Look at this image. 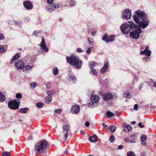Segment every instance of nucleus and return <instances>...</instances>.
<instances>
[{
  "mask_svg": "<svg viewBox=\"0 0 156 156\" xmlns=\"http://www.w3.org/2000/svg\"><path fill=\"white\" fill-rule=\"evenodd\" d=\"M124 140L126 142L130 141V138L128 137H125L124 138Z\"/></svg>",
  "mask_w": 156,
  "mask_h": 156,
  "instance_id": "nucleus-49",
  "label": "nucleus"
},
{
  "mask_svg": "<svg viewBox=\"0 0 156 156\" xmlns=\"http://www.w3.org/2000/svg\"><path fill=\"white\" fill-rule=\"evenodd\" d=\"M98 137L96 135L90 136L89 138V141L95 143L98 140Z\"/></svg>",
  "mask_w": 156,
  "mask_h": 156,
  "instance_id": "nucleus-21",
  "label": "nucleus"
},
{
  "mask_svg": "<svg viewBox=\"0 0 156 156\" xmlns=\"http://www.w3.org/2000/svg\"><path fill=\"white\" fill-rule=\"evenodd\" d=\"M147 139V136L144 135H142L140 137L141 141H145Z\"/></svg>",
  "mask_w": 156,
  "mask_h": 156,
  "instance_id": "nucleus-38",
  "label": "nucleus"
},
{
  "mask_svg": "<svg viewBox=\"0 0 156 156\" xmlns=\"http://www.w3.org/2000/svg\"><path fill=\"white\" fill-rule=\"evenodd\" d=\"M140 89H141L143 86V84H141L140 85Z\"/></svg>",
  "mask_w": 156,
  "mask_h": 156,
  "instance_id": "nucleus-63",
  "label": "nucleus"
},
{
  "mask_svg": "<svg viewBox=\"0 0 156 156\" xmlns=\"http://www.w3.org/2000/svg\"><path fill=\"white\" fill-rule=\"evenodd\" d=\"M88 41L90 43H92L93 42V40L92 38L90 37H89L88 38Z\"/></svg>",
  "mask_w": 156,
  "mask_h": 156,
  "instance_id": "nucleus-51",
  "label": "nucleus"
},
{
  "mask_svg": "<svg viewBox=\"0 0 156 156\" xmlns=\"http://www.w3.org/2000/svg\"><path fill=\"white\" fill-rule=\"evenodd\" d=\"M85 125L87 127H88L90 125V123L88 122H87L85 123Z\"/></svg>",
  "mask_w": 156,
  "mask_h": 156,
  "instance_id": "nucleus-54",
  "label": "nucleus"
},
{
  "mask_svg": "<svg viewBox=\"0 0 156 156\" xmlns=\"http://www.w3.org/2000/svg\"><path fill=\"white\" fill-rule=\"evenodd\" d=\"M120 29L122 32L124 34H127L130 30L129 27L126 23L122 24L120 27Z\"/></svg>",
  "mask_w": 156,
  "mask_h": 156,
  "instance_id": "nucleus-8",
  "label": "nucleus"
},
{
  "mask_svg": "<svg viewBox=\"0 0 156 156\" xmlns=\"http://www.w3.org/2000/svg\"><path fill=\"white\" fill-rule=\"evenodd\" d=\"M149 48V47L148 46H146L144 50L140 52V54L141 55L145 54L147 56H150L151 54V51L148 49Z\"/></svg>",
  "mask_w": 156,
  "mask_h": 156,
  "instance_id": "nucleus-14",
  "label": "nucleus"
},
{
  "mask_svg": "<svg viewBox=\"0 0 156 156\" xmlns=\"http://www.w3.org/2000/svg\"><path fill=\"white\" fill-rule=\"evenodd\" d=\"M41 49H43L45 51L48 52V49L46 47L44 39H42L41 42L40 44Z\"/></svg>",
  "mask_w": 156,
  "mask_h": 156,
  "instance_id": "nucleus-13",
  "label": "nucleus"
},
{
  "mask_svg": "<svg viewBox=\"0 0 156 156\" xmlns=\"http://www.w3.org/2000/svg\"><path fill=\"white\" fill-rule=\"evenodd\" d=\"M124 96L126 98H130L131 97V94L128 91L124 93Z\"/></svg>",
  "mask_w": 156,
  "mask_h": 156,
  "instance_id": "nucleus-27",
  "label": "nucleus"
},
{
  "mask_svg": "<svg viewBox=\"0 0 156 156\" xmlns=\"http://www.w3.org/2000/svg\"><path fill=\"white\" fill-rule=\"evenodd\" d=\"M144 141H141L142 142L141 144L143 146H144L146 144V143Z\"/></svg>",
  "mask_w": 156,
  "mask_h": 156,
  "instance_id": "nucleus-57",
  "label": "nucleus"
},
{
  "mask_svg": "<svg viewBox=\"0 0 156 156\" xmlns=\"http://www.w3.org/2000/svg\"><path fill=\"white\" fill-rule=\"evenodd\" d=\"M11 155L9 152L7 151L3 152L2 156H10Z\"/></svg>",
  "mask_w": 156,
  "mask_h": 156,
  "instance_id": "nucleus-36",
  "label": "nucleus"
},
{
  "mask_svg": "<svg viewBox=\"0 0 156 156\" xmlns=\"http://www.w3.org/2000/svg\"><path fill=\"white\" fill-rule=\"evenodd\" d=\"M20 55L19 54L17 53L13 57L11 61V62L12 63L14 60H16L17 58H18L20 57Z\"/></svg>",
  "mask_w": 156,
  "mask_h": 156,
  "instance_id": "nucleus-28",
  "label": "nucleus"
},
{
  "mask_svg": "<svg viewBox=\"0 0 156 156\" xmlns=\"http://www.w3.org/2000/svg\"><path fill=\"white\" fill-rule=\"evenodd\" d=\"M24 64V63L23 61L21 60H19L15 63V66L18 69H22Z\"/></svg>",
  "mask_w": 156,
  "mask_h": 156,
  "instance_id": "nucleus-11",
  "label": "nucleus"
},
{
  "mask_svg": "<svg viewBox=\"0 0 156 156\" xmlns=\"http://www.w3.org/2000/svg\"><path fill=\"white\" fill-rule=\"evenodd\" d=\"M62 111V109H55V112L56 113L60 114Z\"/></svg>",
  "mask_w": 156,
  "mask_h": 156,
  "instance_id": "nucleus-42",
  "label": "nucleus"
},
{
  "mask_svg": "<svg viewBox=\"0 0 156 156\" xmlns=\"http://www.w3.org/2000/svg\"><path fill=\"white\" fill-rule=\"evenodd\" d=\"M53 1V0H47V2L49 5L46 7V9L48 12H52L55 9L58 8L61 6L60 4H52Z\"/></svg>",
  "mask_w": 156,
  "mask_h": 156,
  "instance_id": "nucleus-4",
  "label": "nucleus"
},
{
  "mask_svg": "<svg viewBox=\"0 0 156 156\" xmlns=\"http://www.w3.org/2000/svg\"><path fill=\"white\" fill-rule=\"evenodd\" d=\"M30 20V19L29 18H26L25 19V21L26 22H28Z\"/></svg>",
  "mask_w": 156,
  "mask_h": 156,
  "instance_id": "nucleus-60",
  "label": "nucleus"
},
{
  "mask_svg": "<svg viewBox=\"0 0 156 156\" xmlns=\"http://www.w3.org/2000/svg\"><path fill=\"white\" fill-rule=\"evenodd\" d=\"M16 97L17 98H21L22 97V95L21 94L18 93L16 94Z\"/></svg>",
  "mask_w": 156,
  "mask_h": 156,
  "instance_id": "nucleus-43",
  "label": "nucleus"
},
{
  "mask_svg": "<svg viewBox=\"0 0 156 156\" xmlns=\"http://www.w3.org/2000/svg\"><path fill=\"white\" fill-rule=\"evenodd\" d=\"M153 84L154 86L156 87V82H154Z\"/></svg>",
  "mask_w": 156,
  "mask_h": 156,
  "instance_id": "nucleus-64",
  "label": "nucleus"
},
{
  "mask_svg": "<svg viewBox=\"0 0 156 156\" xmlns=\"http://www.w3.org/2000/svg\"><path fill=\"white\" fill-rule=\"evenodd\" d=\"M70 129V127L69 125L67 124H66L64 125L62 127V133L64 134V140L66 141L68 136V132Z\"/></svg>",
  "mask_w": 156,
  "mask_h": 156,
  "instance_id": "nucleus-6",
  "label": "nucleus"
},
{
  "mask_svg": "<svg viewBox=\"0 0 156 156\" xmlns=\"http://www.w3.org/2000/svg\"><path fill=\"white\" fill-rule=\"evenodd\" d=\"M91 34L93 36H94L96 34V32L95 31H93L92 32Z\"/></svg>",
  "mask_w": 156,
  "mask_h": 156,
  "instance_id": "nucleus-61",
  "label": "nucleus"
},
{
  "mask_svg": "<svg viewBox=\"0 0 156 156\" xmlns=\"http://www.w3.org/2000/svg\"><path fill=\"white\" fill-rule=\"evenodd\" d=\"M41 32V31L40 30H35L34 31V32L33 33V34L34 35H36L37 34L40 33Z\"/></svg>",
  "mask_w": 156,
  "mask_h": 156,
  "instance_id": "nucleus-44",
  "label": "nucleus"
},
{
  "mask_svg": "<svg viewBox=\"0 0 156 156\" xmlns=\"http://www.w3.org/2000/svg\"><path fill=\"white\" fill-rule=\"evenodd\" d=\"M54 93V91L53 90H49L47 92V94L48 95L51 96L53 95Z\"/></svg>",
  "mask_w": 156,
  "mask_h": 156,
  "instance_id": "nucleus-40",
  "label": "nucleus"
},
{
  "mask_svg": "<svg viewBox=\"0 0 156 156\" xmlns=\"http://www.w3.org/2000/svg\"><path fill=\"white\" fill-rule=\"evenodd\" d=\"M6 50V48H4V46L0 45V53H5Z\"/></svg>",
  "mask_w": 156,
  "mask_h": 156,
  "instance_id": "nucleus-30",
  "label": "nucleus"
},
{
  "mask_svg": "<svg viewBox=\"0 0 156 156\" xmlns=\"http://www.w3.org/2000/svg\"><path fill=\"white\" fill-rule=\"evenodd\" d=\"M126 127V128H127L128 131L131 130L132 129V126L130 125H128L126 126H124V127Z\"/></svg>",
  "mask_w": 156,
  "mask_h": 156,
  "instance_id": "nucleus-39",
  "label": "nucleus"
},
{
  "mask_svg": "<svg viewBox=\"0 0 156 156\" xmlns=\"http://www.w3.org/2000/svg\"><path fill=\"white\" fill-rule=\"evenodd\" d=\"M123 148V147L122 145H119L118 147V149H122Z\"/></svg>",
  "mask_w": 156,
  "mask_h": 156,
  "instance_id": "nucleus-59",
  "label": "nucleus"
},
{
  "mask_svg": "<svg viewBox=\"0 0 156 156\" xmlns=\"http://www.w3.org/2000/svg\"><path fill=\"white\" fill-rule=\"evenodd\" d=\"M76 51L78 53H81L83 51L80 48H78L76 49Z\"/></svg>",
  "mask_w": 156,
  "mask_h": 156,
  "instance_id": "nucleus-46",
  "label": "nucleus"
},
{
  "mask_svg": "<svg viewBox=\"0 0 156 156\" xmlns=\"http://www.w3.org/2000/svg\"><path fill=\"white\" fill-rule=\"evenodd\" d=\"M135 153L132 151L128 152L126 153V156H135Z\"/></svg>",
  "mask_w": 156,
  "mask_h": 156,
  "instance_id": "nucleus-31",
  "label": "nucleus"
},
{
  "mask_svg": "<svg viewBox=\"0 0 156 156\" xmlns=\"http://www.w3.org/2000/svg\"><path fill=\"white\" fill-rule=\"evenodd\" d=\"M92 48H93V47H91V48H88L87 51H86L87 53L88 54H90L91 52V49Z\"/></svg>",
  "mask_w": 156,
  "mask_h": 156,
  "instance_id": "nucleus-52",
  "label": "nucleus"
},
{
  "mask_svg": "<svg viewBox=\"0 0 156 156\" xmlns=\"http://www.w3.org/2000/svg\"><path fill=\"white\" fill-rule=\"evenodd\" d=\"M106 115L108 118H110L111 117L113 116L114 115L113 112L110 111L106 112Z\"/></svg>",
  "mask_w": 156,
  "mask_h": 156,
  "instance_id": "nucleus-25",
  "label": "nucleus"
},
{
  "mask_svg": "<svg viewBox=\"0 0 156 156\" xmlns=\"http://www.w3.org/2000/svg\"><path fill=\"white\" fill-rule=\"evenodd\" d=\"M31 87L33 88H35L37 86V83H36L33 82L31 83Z\"/></svg>",
  "mask_w": 156,
  "mask_h": 156,
  "instance_id": "nucleus-45",
  "label": "nucleus"
},
{
  "mask_svg": "<svg viewBox=\"0 0 156 156\" xmlns=\"http://www.w3.org/2000/svg\"><path fill=\"white\" fill-rule=\"evenodd\" d=\"M109 141L111 142H113L114 141L115 137L113 135H111L109 138Z\"/></svg>",
  "mask_w": 156,
  "mask_h": 156,
  "instance_id": "nucleus-41",
  "label": "nucleus"
},
{
  "mask_svg": "<svg viewBox=\"0 0 156 156\" xmlns=\"http://www.w3.org/2000/svg\"><path fill=\"white\" fill-rule=\"evenodd\" d=\"M66 60L70 64L73 66L75 68L78 69L81 68L82 62L77 56L75 55L71 57H66Z\"/></svg>",
  "mask_w": 156,
  "mask_h": 156,
  "instance_id": "nucleus-2",
  "label": "nucleus"
},
{
  "mask_svg": "<svg viewBox=\"0 0 156 156\" xmlns=\"http://www.w3.org/2000/svg\"><path fill=\"white\" fill-rule=\"evenodd\" d=\"M58 72V69L56 67H55L53 69V73L54 75H56Z\"/></svg>",
  "mask_w": 156,
  "mask_h": 156,
  "instance_id": "nucleus-26",
  "label": "nucleus"
},
{
  "mask_svg": "<svg viewBox=\"0 0 156 156\" xmlns=\"http://www.w3.org/2000/svg\"><path fill=\"white\" fill-rule=\"evenodd\" d=\"M100 99V97L98 95H95L92 97L90 98V100L92 101L94 103H96Z\"/></svg>",
  "mask_w": 156,
  "mask_h": 156,
  "instance_id": "nucleus-18",
  "label": "nucleus"
},
{
  "mask_svg": "<svg viewBox=\"0 0 156 156\" xmlns=\"http://www.w3.org/2000/svg\"><path fill=\"white\" fill-rule=\"evenodd\" d=\"M115 36L114 35H111L109 36H108L107 34H105L103 37L102 40L103 41H105L106 42H111L114 41Z\"/></svg>",
  "mask_w": 156,
  "mask_h": 156,
  "instance_id": "nucleus-10",
  "label": "nucleus"
},
{
  "mask_svg": "<svg viewBox=\"0 0 156 156\" xmlns=\"http://www.w3.org/2000/svg\"><path fill=\"white\" fill-rule=\"evenodd\" d=\"M28 109V108L27 107L21 108L20 109V112L21 113H26Z\"/></svg>",
  "mask_w": 156,
  "mask_h": 156,
  "instance_id": "nucleus-29",
  "label": "nucleus"
},
{
  "mask_svg": "<svg viewBox=\"0 0 156 156\" xmlns=\"http://www.w3.org/2000/svg\"><path fill=\"white\" fill-rule=\"evenodd\" d=\"M122 130L124 131H125V132H128V130H127V128H126V127H125V128H124V126L123 127V128Z\"/></svg>",
  "mask_w": 156,
  "mask_h": 156,
  "instance_id": "nucleus-55",
  "label": "nucleus"
},
{
  "mask_svg": "<svg viewBox=\"0 0 156 156\" xmlns=\"http://www.w3.org/2000/svg\"><path fill=\"white\" fill-rule=\"evenodd\" d=\"M76 2L73 1H71L69 2V5L70 7H73L75 5Z\"/></svg>",
  "mask_w": 156,
  "mask_h": 156,
  "instance_id": "nucleus-37",
  "label": "nucleus"
},
{
  "mask_svg": "<svg viewBox=\"0 0 156 156\" xmlns=\"http://www.w3.org/2000/svg\"><path fill=\"white\" fill-rule=\"evenodd\" d=\"M116 129V127L114 125H111L109 127V129L110 131L113 133L115 131Z\"/></svg>",
  "mask_w": 156,
  "mask_h": 156,
  "instance_id": "nucleus-24",
  "label": "nucleus"
},
{
  "mask_svg": "<svg viewBox=\"0 0 156 156\" xmlns=\"http://www.w3.org/2000/svg\"><path fill=\"white\" fill-rule=\"evenodd\" d=\"M128 23V25L130 27V29L131 28H135V30L136 29L137 27H139V26H137L132 21H129Z\"/></svg>",
  "mask_w": 156,
  "mask_h": 156,
  "instance_id": "nucleus-19",
  "label": "nucleus"
},
{
  "mask_svg": "<svg viewBox=\"0 0 156 156\" xmlns=\"http://www.w3.org/2000/svg\"><path fill=\"white\" fill-rule=\"evenodd\" d=\"M33 67V66H30L27 65L25 66L24 65L23 68L22 70L23 72H26L28 71L31 70Z\"/></svg>",
  "mask_w": 156,
  "mask_h": 156,
  "instance_id": "nucleus-20",
  "label": "nucleus"
},
{
  "mask_svg": "<svg viewBox=\"0 0 156 156\" xmlns=\"http://www.w3.org/2000/svg\"><path fill=\"white\" fill-rule=\"evenodd\" d=\"M140 155L141 156H146V154L144 152H141L140 153Z\"/></svg>",
  "mask_w": 156,
  "mask_h": 156,
  "instance_id": "nucleus-56",
  "label": "nucleus"
},
{
  "mask_svg": "<svg viewBox=\"0 0 156 156\" xmlns=\"http://www.w3.org/2000/svg\"><path fill=\"white\" fill-rule=\"evenodd\" d=\"M69 79L71 81H75L76 80V77L72 73L69 74Z\"/></svg>",
  "mask_w": 156,
  "mask_h": 156,
  "instance_id": "nucleus-23",
  "label": "nucleus"
},
{
  "mask_svg": "<svg viewBox=\"0 0 156 156\" xmlns=\"http://www.w3.org/2000/svg\"><path fill=\"white\" fill-rule=\"evenodd\" d=\"M90 73L91 74H93L94 76L97 75V72L95 69H92Z\"/></svg>",
  "mask_w": 156,
  "mask_h": 156,
  "instance_id": "nucleus-34",
  "label": "nucleus"
},
{
  "mask_svg": "<svg viewBox=\"0 0 156 156\" xmlns=\"http://www.w3.org/2000/svg\"><path fill=\"white\" fill-rule=\"evenodd\" d=\"M103 126L105 128L107 127V126L106 125L104 124V123L103 124Z\"/></svg>",
  "mask_w": 156,
  "mask_h": 156,
  "instance_id": "nucleus-62",
  "label": "nucleus"
},
{
  "mask_svg": "<svg viewBox=\"0 0 156 156\" xmlns=\"http://www.w3.org/2000/svg\"><path fill=\"white\" fill-rule=\"evenodd\" d=\"M5 97L4 95H3L0 92V102H3L5 100Z\"/></svg>",
  "mask_w": 156,
  "mask_h": 156,
  "instance_id": "nucleus-33",
  "label": "nucleus"
},
{
  "mask_svg": "<svg viewBox=\"0 0 156 156\" xmlns=\"http://www.w3.org/2000/svg\"><path fill=\"white\" fill-rule=\"evenodd\" d=\"M132 17L139 27H137L136 29L130 33V37L132 38L137 39L142 32L141 28L144 29L146 28L149 24V21L147 14L144 12L140 10L135 11Z\"/></svg>",
  "mask_w": 156,
  "mask_h": 156,
  "instance_id": "nucleus-1",
  "label": "nucleus"
},
{
  "mask_svg": "<svg viewBox=\"0 0 156 156\" xmlns=\"http://www.w3.org/2000/svg\"><path fill=\"white\" fill-rule=\"evenodd\" d=\"M20 104V101L19 100H14L9 101L8 103L9 108L13 110H16L19 108Z\"/></svg>",
  "mask_w": 156,
  "mask_h": 156,
  "instance_id": "nucleus-5",
  "label": "nucleus"
},
{
  "mask_svg": "<svg viewBox=\"0 0 156 156\" xmlns=\"http://www.w3.org/2000/svg\"><path fill=\"white\" fill-rule=\"evenodd\" d=\"M113 96L111 93H108L105 94L103 97V99L104 101H108L112 98Z\"/></svg>",
  "mask_w": 156,
  "mask_h": 156,
  "instance_id": "nucleus-16",
  "label": "nucleus"
},
{
  "mask_svg": "<svg viewBox=\"0 0 156 156\" xmlns=\"http://www.w3.org/2000/svg\"><path fill=\"white\" fill-rule=\"evenodd\" d=\"M131 139L129 141L130 144H135L136 143V140L137 138V135L136 134H133L130 136Z\"/></svg>",
  "mask_w": 156,
  "mask_h": 156,
  "instance_id": "nucleus-17",
  "label": "nucleus"
},
{
  "mask_svg": "<svg viewBox=\"0 0 156 156\" xmlns=\"http://www.w3.org/2000/svg\"><path fill=\"white\" fill-rule=\"evenodd\" d=\"M4 36L2 33L0 34V40L4 39Z\"/></svg>",
  "mask_w": 156,
  "mask_h": 156,
  "instance_id": "nucleus-48",
  "label": "nucleus"
},
{
  "mask_svg": "<svg viewBox=\"0 0 156 156\" xmlns=\"http://www.w3.org/2000/svg\"><path fill=\"white\" fill-rule=\"evenodd\" d=\"M51 87V83L50 82L47 83L46 87L47 89H49Z\"/></svg>",
  "mask_w": 156,
  "mask_h": 156,
  "instance_id": "nucleus-47",
  "label": "nucleus"
},
{
  "mask_svg": "<svg viewBox=\"0 0 156 156\" xmlns=\"http://www.w3.org/2000/svg\"><path fill=\"white\" fill-rule=\"evenodd\" d=\"M44 104L42 102H38L36 104V106L38 108H41L43 106Z\"/></svg>",
  "mask_w": 156,
  "mask_h": 156,
  "instance_id": "nucleus-32",
  "label": "nucleus"
},
{
  "mask_svg": "<svg viewBox=\"0 0 156 156\" xmlns=\"http://www.w3.org/2000/svg\"><path fill=\"white\" fill-rule=\"evenodd\" d=\"M47 142L44 140H42L37 143L34 147V151L36 153L40 154L43 152L47 146Z\"/></svg>",
  "mask_w": 156,
  "mask_h": 156,
  "instance_id": "nucleus-3",
  "label": "nucleus"
},
{
  "mask_svg": "<svg viewBox=\"0 0 156 156\" xmlns=\"http://www.w3.org/2000/svg\"><path fill=\"white\" fill-rule=\"evenodd\" d=\"M132 16V12L130 9H126L122 12L121 18L126 20L130 19Z\"/></svg>",
  "mask_w": 156,
  "mask_h": 156,
  "instance_id": "nucleus-7",
  "label": "nucleus"
},
{
  "mask_svg": "<svg viewBox=\"0 0 156 156\" xmlns=\"http://www.w3.org/2000/svg\"><path fill=\"white\" fill-rule=\"evenodd\" d=\"M142 123L141 122H139L138 124V125L141 128H143L144 126V125H142Z\"/></svg>",
  "mask_w": 156,
  "mask_h": 156,
  "instance_id": "nucleus-58",
  "label": "nucleus"
},
{
  "mask_svg": "<svg viewBox=\"0 0 156 156\" xmlns=\"http://www.w3.org/2000/svg\"><path fill=\"white\" fill-rule=\"evenodd\" d=\"M108 63L107 61H105L104 62V66L100 70L101 73H103L105 72L108 68Z\"/></svg>",
  "mask_w": 156,
  "mask_h": 156,
  "instance_id": "nucleus-15",
  "label": "nucleus"
},
{
  "mask_svg": "<svg viewBox=\"0 0 156 156\" xmlns=\"http://www.w3.org/2000/svg\"><path fill=\"white\" fill-rule=\"evenodd\" d=\"M94 102L93 101H91V102H89L88 104V106L89 107H92L94 106Z\"/></svg>",
  "mask_w": 156,
  "mask_h": 156,
  "instance_id": "nucleus-50",
  "label": "nucleus"
},
{
  "mask_svg": "<svg viewBox=\"0 0 156 156\" xmlns=\"http://www.w3.org/2000/svg\"><path fill=\"white\" fill-rule=\"evenodd\" d=\"M138 107V105L137 104H136L134 105V109L135 110H137Z\"/></svg>",
  "mask_w": 156,
  "mask_h": 156,
  "instance_id": "nucleus-53",
  "label": "nucleus"
},
{
  "mask_svg": "<svg viewBox=\"0 0 156 156\" xmlns=\"http://www.w3.org/2000/svg\"><path fill=\"white\" fill-rule=\"evenodd\" d=\"M23 5L24 7L27 10H30L33 8V5L31 2L26 0L23 2Z\"/></svg>",
  "mask_w": 156,
  "mask_h": 156,
  "instance_id": "nucleus-9",
  "label": "nucleus"
},
{
  "mask_svg": "<svg viewBox=\"0 0 156 156\" xmlns=\"http://www.w3.org/2000/svg\"><path fill=\"white\" fill-rule=\"evenodd\" d=\"M52 101V98L51 96L48 95L45 99V102L47 104H48Z\"/></svg>",
  "mask_w": 156,
  "mask_h": 156,
  "instance_id": "nucleus-22",
  "label": "nucleus"
},
{
  "mask_svg": "<svg viewBox=\"0 0 156 156\" xmlns=\"http://www.w3.org/2000/svg\"><path fill=\"white\" fill-rule=\"evenodd\" d=\"M96 65V63L94 62H90V63L89 66L90 69H91L92 67H94Z\"/></svg>",
  "mask_w": 156,
  "mask_h": 156,
  "instance_id": "nucleus-35",
  "label": "nucleus"
},
{
  "mask_svg": "<svg viewBox=\"0 0 156 156\" xmlns=\"http://www.w3.org/2000/svg\"><path fill=\"white\" fill-rule=\"evenodd\" d=\"M80 110V107L76 105H73L71 108V112L73 114H76L78 113Z\"/></svg>",
  "mask_w": 156,
  "mask_h": 156,
  "instance_id": "nucleus-12",
  "label": "nucleus"
}]
</instances>
